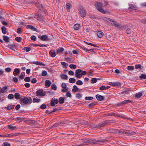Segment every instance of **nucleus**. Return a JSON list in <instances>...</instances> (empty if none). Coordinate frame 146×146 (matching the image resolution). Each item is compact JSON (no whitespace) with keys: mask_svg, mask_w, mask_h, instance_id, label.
Wrapping results in <instances>:
<instances>
[{"mask_svg":"<svg viewBox=\"0 0 146 146\" xmlns=\"http://www.w3.org/2000/svg\"><path fill=\"white\" fill-rule=\"evenodd\" d=\"M106 123H103L102 124H99L98 125L95 124H92L91 125L92 128L94 129H96L97 128H100L102 127H103L106 125Z\"/></svg>","mask_w":146,"mask_h":146,"instance_id":"39448f33","label":"nucleus"},{"mask_svg":"<svg viewBox=\"0 0 146 146\" xmlns=\"http://www.w3.org/2000/svg\"><path fill=\"white\" fill-rule=\"evenodd\" d=\"M100 89L101 90H103L108 89V88L107 87H106L105 86H102L100 87Z\"/></svg>","mask_w":146,"mask_h":146,"instance_id":"a19ab883","label":"nucleus"},{"mask_svg":"<svg viewBox=\"0 0 146 146\" xmlns=\"http://www.w3.org/2000/svg\"><path fill=\"white\" fill-rule=\"evenodd\" d=\"M8 88L7 86H5L1 88L0 90V93H3L7 91L6 90Z\"/></svg>","mask_w":146,"mask_h":146,"instance_id":"dca6fc26","label":"nucleus"},{"mask_svg":"<svg viewBox=\"0 0 146 146\" xmlns=\"http://www.w3.org/2000/svg\"><path fill=\"white\" fill-rule=\"evenodd\" d=\"M96 5L98 10L100 12L104 13L105 14L106 13V12L102 8V4L100 3L97 2L96 3Z\"/></svg>","mask_w":146,"mask_h":146,"instance_id":"20e7f679","label":"nucleus"},{"mask_svg":"<svg viewBox=\"0 0 146 146\" xmlns=\"http://www.w3.org/2000/svg\"><path fill=\"white\" fill-rule=\"evenodd\" d=\"M51 88L54 90H56V86L55 84H52L51 86Z\"/></svg>","mask_w":146,"mask_h":146,"instance_id":"de8ad7c7","label":"nucleus"},{"mask_svg":"<svg viewBox=\"0 0 146 146\" xmlns=\"http://www.w3.org/2000/svg\"><path fill=\"white\" fill-rule=\"evenodd\" d=\"M58 103V100L57 99L54 98L52 99L50 101V105L52 106H55V104H57Z\"/></svg>","mask_w":146,"mask_h":146,"instance_id":"6e6552de","label":"nucleus"},{"mask_svg":"<svg viewBox=\"0 0 146 146\" xmlns=\"http://www.w3.org/2000/svg\"><path fill=\"white\" fill-rule=\"evenodd\" d=\"M8 128L9 129H11V130H13L17 129V127L16 126H13L11 125H8Z\"/></svg>","mask_w":146,"mask_h":146,"instance_id":"f3484780","label":"nucleus"},{"mask_svg":"<svg viewBox=\"0 0 146 146\" xmlns=\"http://www.w3.org/2000/svg\"><path fill=\"white\" fill-rule=\"evenodd\" d=\"M131 90H129L127 89L123 91L122 93V94H128L129 93Z\"/></svg>","mask_w":146,"mask_h":146,"instance_id":"4c0bfd02","label":"nucleus"},{"mask_svg":"<svg viewBox=\"0 0 146 146\" xmlns=\"http://www.w3.org/2000/svg\"><path fill=\"white\" fill-rule=\"evenodd\" d=\"M66 96L67 97H69L70 98L72 97V95L69 92H67Z\"/></svg>","mask_w":146,"mask_h":146,"instance_id":"3c124183","label":"nucleus"},{"mask_svg":"<svg viewBox=\"0 0 146 146\" xmlns=\"http://www.w3.org/2000/svg\"><path fill=\"white\" fill-rule=\"evenodd\" d=\"M59 102L60 104H62L64 102V98L61 97L59 99Z\"/></svg>","mask_w":146,"mask_h":146,"instance_id":"c756f323","label":"nucleus"},{"mask_svg":"<svg viewBox=\"0 0 146 146\" xmlns=\"http://www.w3.org/2000/svg\"><path fill=\"white\" fill-rule=\"evenodd\" d=\"M63 88V89L62 90V91L63 92H66L68 90V89L67 87Z\"/></svg>","mask_w":146,"mask_h":146,"instance_id":"e2e57ef3","label":"nucleus"},{"mask_svg":"<svg viewBox=\"0 0 146 146\" xmlns=\"http://www.w3.org/2000/svg\"><path fill=\"white\" fill-rule=\"evenodd\" d=\"M37 82V80L35 78H33L31 80V82L33 83H35Z\"/></svg>","mask_w":146,"mask_h":146,"instance_id":"774afa93","label":"nucleus"},{"mask_svg":"<svg viewBox=\"0 0 146 146\" xmlns=\"http://www.w3.org/2000/svg\"><path fill=\"white\" fill-rule=\"evenodd\" d=\"M15 97L17 99H19L20 98V95L19 93H16L15 94Z\"/></svg>","mask_w":146,"mask_h":146,"instance_id":"7c9ffc66","label":"nucleus"},{"mask_svg":"<svg viewBox=\"0 0 146 146\" xmlns=\"http://www.w3.org/2000/svg\"><path fill=\"white\" fill-rule=\"evenodd\" d=\"M139 77L141 80L146 79V74H142Z\"/></svg>","mask_w":146,"mask_h":146,"instance_id":"c85d7f7f","label":"nucleus"},{"mask_svg":"<svg viewBox=\"0 0 146 146\" xmlns=\"http://www.w3.org/2000/svg\"><path fill=\"white\" fill-rule=\"evenodd\" d=\"M78 88L76 86L74 85L73 87L72 91L73 92H76L78 91Z\"/></svg>","mask_w":146,"mask_h":146,"instance_id":"b1692460","label":"nucleus"},{"mask_svg":"<svg viewBox=\"0 0 146 146\" xmlns=\"http://www.w3.org/2000/svg\"><path fill=\"white\" fill-rule=\"evenodd\" d=\"M109 23L115 27H117L119 23L113 19H111Z\"/></svg>","mask_w":146,"mask_h":146,"instance_id":"9d476101","label":"nucleus"},{"mask_svg":"<svg viewBox=\"0 0 146 146\" xmlns=\"http://www.w3.org/2000/svg\"><path fill=\"white\" fill-rule=\"evenodd\" d=\"M127 69L129 70H132L134 69V67L132 66H128Z\"/></svg>","mask_w":146,"mask_h":146,"instance_id":"49530a36","label":"nucleus"},{"mask_svg":"<svg viewBox=\"0 0 146 146\" xmlns=\"http://www.w3.org/2000/svg\"><path fill=\"white\" fill-rule=\"evenodd\" d=\"M3 146H11L10 144L8 143L4 142L3 144Z\"/></svg>","mask_w":146,"mask_h":146,"instance_id":"864d4df0","label":"nucleus"},{"mask_svg":"<svg viewBox=\"0 0 146 146\" xmlns=\"http://www.w3.org/2000/svg\"><path fill=\"white\" fill-rule=\"evenodd\" d=\"M86 72L85 71H82V70L79 69L76 70L75 76L76 77L78 78H81L82 76L86 74Z\"/></svg>","mask_w":146,"mask_h":146,"instance_id":"f03ea898","label":"nucleus"},{"mask_svg":"<svg viewBox=\"0 0 146 146\" xmlns=\"http://www.w3.org/2000/svg\"><path fill=\"white\" fill-rule=\"evenodd\" d=\"M14 107V106L13 105H10L8 106L6 108V109L8 110H10L11 109H13Z\"/></svg>","mask_w":146,"mask_h":146,"instance_id":"c9c22d12","label":"nucleus"},{"mask_svg":"<svg viewBox=\"0 0 146 146\" xmlns=\"http://www.w3.org/2000/svg\"><path fill=\"white\" fill-rule=\"evenodd\" d=\"M64 50V49L63 48L59 47L57 50L56 52L58 54H62Z\"/></svg>","mask_w":146,"mask_h":146,"instance_id":"f8f14e48","label":"nucleus"},{"mask_svg":"<svg viewBox=\"0 0 146 146\" xmlns=\"http://www.w3.org/2000/svg\"><path fill=\"white\" fill-rule=\"evenodd\" d=\"M133 102L130 100H125L122 102V103L123 104H127L128 103H132Z\"/></svg>","mask_w":146,"mask_h":146,"instance_id":"bb28decb","label":"nucleus"},{"mask_svg":"<svg viewBox=\"0 0 146 146\" xmlns=\"http://www.w3.org/2000/svg\"><path fill=\"white\" fill-rule=\"evenodd\" d=\"M3 39L6 42H9V38L8 36H3Z\"/></svg>","mask_w":146,"mask_h":146,"instance_id":"4be33fe9","label":"nucleus"},{"mask_svg":"<svg viewBox=\"0 0 146 146\" xmlns=\"http://www.w3.org/2000/svg\"><path fill=\"white\" fill-rule=\"evenodd\" d=\"M81 80H79L77 81L76 84L78 85H82L83 84Z\"/></svg>","mask_w":146,"mask_h":146,"instance_id":"79ce46f5","label":"nucleus"},{"mask_svg":"<svg viewBox=\"0 0 146 146\" xmlns=\"http://www.w3.org/2000/svg\"><path fill=\"white\" fill-rule=\"evenodd\" d=\"M69 82L70 83H74L76 82V79L73 78H70L69 80Z\"/></svg>","mask_w":146,"mask_h":146,"instance_id":"e433bc0d","label":"nucleus"},{"mask_svg":"<svg viewBox=\"0 0 146 146\" xmlns=\"http://www.w3.org/2000/svg\"><path fill=\"white\" fill-rule=\"evenodd\" d=\"M13 81L15 82H17L18 81V79L17 78L14 77L13 78Z\"/></svg>","mask_w":146,"mask_h":146,"instance_id":"052dcab7","label":"nucleus"},{"mask_svg":"<svg viewBox=\"0 0 146 146\" xmlns=\"http://www.w3.org/2000/svg\"><path fill=\"white\" fill-rule=\"evenodd\" d=\"M135 67L136 69H140L141 70V65L140 64H137L135 66Z\"/></svg>","mask_w":146,"mask_h":146,"instance_id":"37998d69","label":"nucleus"},{"mask_svg":"<svg viewBox=\"0 0 146 146\" xmlns=\"http://www.w3.org/2000/svg\"><path fill=\"white\" fill-rule=\"evenodd\" d=\"M49 54L52 57H54L56 56L55 52L54 50H51L49 52Z\"/></svg>","mask_w":146,"mask_h":146,"instance_id":"4468645a","label":"nucleus"},{"mask_svg":"<svg viewBox=\"0 0 146 146\" xmlns=\"http://www.w3.org/2000/svg\"><path fill=\"white\" fill-rule=\"evenodd\" d=\"M20 73V69L18 68H16L14 70L13 74L15 76L16 75L19 74Z\"/></svg>","mask_w":146,"mask_h":146,"instance_id":"9b49d317","label":"nucleus"},{"mask_svg":"<svg viewBox=\"0 0 146 146\" xmlns=\"http://www.w3.org/2000/svg\"><path fill=\"white\" fill-rule=\"evenodd\" d=\"M80 15L82 17H84L86 15V12L84 9H80L79 11Z\"/></svg>","mask_w":146,"mask_h":146,"instance_id":"0eeeda50","label":"nucleus"},{"mask_svg":"<svg viewBox=\"0 0 146 146\" xmlns=\"http://www.w3.org/2000/svg\"><path fill=\"white\" fill-rule=\"evenodd\" d=\"M5 70L7 72H10L11 71V68L9 67H8L5 69Z\"/></svg>","mask_w":146,"mask_h":146,"instance_id":"5fc2aeb1","label":"nucleus"},{"mask_svg":"<svg viewBox=\"0 0 146 146\" xmlns=\"http://www.w3.org/2000/svg\"><path fill=\"white\" fill-rule=\"evenodd\" d=\"M27 28H29L30 29L33 31H36V29L33 26L31 25H27Z\"/></svg>","mask_w":146,"mask_h":146,"instance_id":"a878e982","label":"nucleus"},{"mask_svg":"<svg viewBox=\"0 0 146 146\" xmlns=\"http://www.w3.org/2000/svg\"><path fill=\"white\" fill-rule=\"evenodd\" d=\"M40 100L39 99L34 98L33 100V102H39Z\"/></svg>","mask_w":146,"mask_h":146,"instance_id":"c03bdc74","label":"nucleus"},{"mask_svg":"<svg viewBox=\"0 0 146 146\" xmlns=\"http://www.w3.org/2000/svg\"><path fill=\"white\" fill-rule=\"evenodd\" d=\"M38 38H40L43 41H47L48 40V36L46 35L42 36L39 35L38 36Z\"/></svg>","mask_w":146,"mask_h":146,"instance_id":"1a4fd4ad","label":"nucleus"},{"mask_svg":"<svg viewBox=\"0 0 146 146\" xmlns=\"http://www.w3.org/2000/svg\"><path fill=\"white\" fill-rule=\"evenodd\" d=\"M83 50H84V51H86V52H89V51H91V50H92V51H91V52H93V50H92V49H87L86 48L84 47V48Z\"/></svg>","mask_w":146,"mask_h":146,"instance_id":"680f3d73","label":"nucleus"},{"mask_svg":"<svg viewBox=\"0 0 146 146\" xmlns=\"http://www.w3.org/2000/svg\"><path fill=\"white\" fill-rule=\"evenodd\" d=\"M84 42L86 44H87L88 45H91V46H94L95 47H96V45L94 44H92V43H91L88 42Z\"/></svg>","mask_w":146,"mask_h":146,"instance_id":"6e6d98bb","label":"nucleus"},{"mask_svg":"<svg viewBox=\"0 0 146 146\" xmlns=\"http://www.w3.org/2000/svg\"><path fill=\"white\" fill-rule=\"evenodd\" d=\"M68 74L70 75H74V73L72 71L70 70L68 72Z\"/></svg>","mask_w":146,"mask_h":146,"instance_id":"338daca9","label":"nucleus"},{"mask_svg":"<svg viewBox=\"0 0 146 146\" xmlns=\"http://www.w3.org/2000/svg\"><path fill=\"white\" fill-rule=\"evenodd\" d=\"M96 97L97 100L99 101H102L104 98L103 96H101L99 94H97L96 96Z\"/></svg>","mask_w":146,"mask_h":146,"instance_id":"ddd939ff","label":"nucleus"},{"mask_svg":"<svg viewBox=\"0 0 146 146\" xmlns=\"http://www.w3.org/2000/svg\"><path fill=\"white\" fill-rule=\"evenodd\" d=\"M22 39V38L21 37H17L15 38V40L19 42H21Z\"/></svg>","mask_w":146,"mask_h":146,"instance_id":"ea45409f","label":"nucleus"},{"mask_svg":"<svg viewBox=\"0 0 146 146\" xmlns=\"http://www.w3.org/2000/svg\"><path fill=\"white\" fill-rule=\"evenodd\" d=\"M99 79H97L96 78H93L91 79V82L92 84H94L97 82V80H99Z\"/></svg>","mask_w":146,"mask_h":146,"instance_id":"cd10ccee","label":"nucleus"},{"mask_svg":"<svg viewBox=\"0 0 146 146\" xmlns=\"http://www.w3.org/2000/svg\"><path fill=\"white\" fill-rule=\"evenodd\" d=\"M14 96L12 94H9L8 96V98L9 99H12L14 98Z\"/></svg>","mask_w":146,"mask_h":146,"instance_id":"a18cd8bd","label":"nucleus"},{"mask_svg":"<svg viewBox=\"0 0 146 146\" xmlns=\"http://www.w3.org/2000/svg\"><path fill=\"white\" fill-rule=\"evenodd\" d=\"M80 27V25L78 24H75L74 26V28L75 30L79 29Z\"/></svg>","mask_w":146,"mask_h":146,"instance_id":"5701e85b","label":"nucleus"},{"mask_svg":"<svg viewBox=\"0 0 146 146\" xmlns=\"http://www.w3.org/2000/svg\"><path fill=\"white\" fill-rule=\"evenodd\" d=\"M120 85V84L119 82H114V86H118Z\"/></svg>","mask_w":146,"mask_h":146,"instance_id":"0e129e2a","label":"nucleus"},{"mask_svg":"<svg viewBox=\"0 0 146 146\" xmlns=\"http://www.w3.org/2000/svg\"><path fill=\"white\" fill-rule=\"evenodd\" d=\"M31 38L32 40L35 41L36 39V37L35 36L33 35L31 37Z\"/></svg>","mask_w":146,"mask_h":146,"instance_id":"69168bd1","label":"nucleus"},{"mask_svg":"<svg viewBox=\"0 0 146 146\" xmlns=\"http://www.w3.org/2000/svg\"><path fill=\"white\" fill-rule=\"evenodd\" d=\"M82 141L86 145L88 144V143L91 144H96L98 143V142L100 141L96 140L95 139H82Z\"/></svg>","mask_w":146,"mask_h":146,"instance_id":"f257e3e1","label":"nucleus"},{"mask_svg":"<svg viewBox=\"0 0 146 146\" xmlns=\"http://www.w3.org/2000/svg\"><path fill=\"white\" fill-rule=\"evenodd\" d=\"M102 19L105 21L109 23L110 22V20L111 19H110L105 17H102Z\"/></svg>","mask_w":146,"mask_h":146,"instance_id":"a211bd4d","label":"nucleus"},{"mask_svg":"<svg viewBox=\"0 0 146 146\" xmlns=\"http://www.w3.org/2000/svg\"><path fill=\"white\" fill-rule=\"evenodd\" d=\"M93 99V98L92 97H86L85 98V99L86 100H92Z\"/></svg>","mask_w":146,"mask_h":146,"instance_id":"bf43d9fd","label":"nucleus"},{"mask_svg":"<svg viewBox=\"0 0 146 146\" xmlns=\"http://www.w3.org/2000/svg\"><path fill=\"white\" fill-rule=\"evenodd\" d=\"M69 66L70 68L74 69H75L76 68V65L73 64H70Z\"/></svg>","mask_w":146,"mask_h":146,"instance_id":"09e8293b","label":"nucleus"},{"mask_svg":"<svg viewBox=\"0 0 146 146\" xmlns=\"http://www.w3.org/2000/svg\"><path fill=\"white\" fill-rule=\"evenodd\" d=\"M61 122H59L57 123L54 124L52 126V127H56L58 126L59 125L61 124Z\"/></svg>","mask_w":146,"mask_h":146,"instance_id":"8fccbe9b","label":"nucleus"},{"mask_svg":"<svg viewBox=\"0 0 146 146\" xmlns=\"http://www.w3.org/2000/svg\"><path fill=\"white\" fill-rule=\"evenodd\" d=\"M117 27L118 29H121L122 30L125 29L126 28V27L125 25H121L119 23H118Z\"/></svg>","mask_w":146,"mask_h":146,"instance_id":"6ab92c4d","label":"nucleus"},{"mask_svg":"<svg viewBox=\"0 0 146 146\" xmlns=\"http://www.w3.org/2000/svg\"><path fill=\"white\" fill-rule=\"evenodd\" d=\"M97 34L99 38H101L104 35L103 33L100 31H98L97 33Z\"/></svg>","mask_w":146,"mask_h":146,"instance_id":"393cba45","label":"nucleus"},{"mask_svg":"<svg viewBox=\"0 0 146 146\" xmlns=\"http://www.w3.org/2000/svg\"><path fill=\"white\" fill-rule=\"evenodd\" d=\"M23 50L26 51L27 52H28L31 50V48L29 47H25L23 48Z\"/></svg>","mask_w":146,"mask_h":146,"instance_id":"58836bf2","label":"nucleus"},{"mask_svg":"<svg viewBox=\"0 0 146 146\" xmlns=\"http://www.w3.org/2000/svg\"><path fill=\"white\" fill-rule=\"evenodd\" d=\"M32 102V100L31 97H29V98L27 97H25L24 98L21 99L20 102L21 104H30Z\"/></svg>","mask_w":146,"mask_h":146,"instance_id":"7ed1b4c3","label":"nucleus"},{"mask_svg":"<svg viewBox=\"0 0 146 146\" xmlns=\"http://www.w3.org/2000/svg\"><path fill=\"white\" fill-rule=\"evenodd\" d=\"M24 80L26 82H29L30 81V78L29 77H27L25 78Z\"/></svg>","mask_w":146,"mask_h":146,"instance_id":"13d9d810","label":"nucleus"},{"mask_svg":"<svg viewBox=\"0 0 146 146\" xmlns=\"http://www.w3.org/2000/svg\"><path fill=\"white\" fill-rule=\"evenodd\" d=\"M123 135H128L129 133L127 130H122L120 132Z\"/></svg>","mask_w":146,"mask_h":146,"instance_id":"aec40b11","label":"nucleus"},{"mask_svg":"<svg viewBox=\"0 0 146 146\" xmlns=\"http://www.w3.org/2000/svg\"><path fill=\"white\" fill-rule=\"evenodd\" d=\"M142 95V94L141 92H139V93H136L135 94V97L136 98H139Z\"/></svg>","mask_w":146,"mask_h":146,"instance_id":"473e14b6","label":"nucleus"},{"mask_svg":"<svg viewBox=\"0 0 146 146\" xmlns=\"http://www.w3.org/2000/svg\"><path fill=\"white\" fill-rule=\"evenodd\" d=\"M60 77L62 79L67 80L68 79V76L66 74H61Z\"/></svg>","mask_w":146,"mask_h":146,"instance_id":"412c9836","label":"nucleus"},{"mask_svg":"<svg viewBox=\"0 0 146 146\" xmlns=\"http://www.w3.org/2000/svg\"><path fill=\"white\" fill-rule=\"evenodd\" d=\"M70 4L69 3H68L66 4V9L67 10L68 12H69L70 11Z\"/></svg>","mask_w":146,"mask_h":146,"instance_id":"72a5a7b5","label":"nucleus"},{"mask_svg":"<svg viewBox=\"0 0 146 146\" xmlns=\"http://www.w3.org/2000/svg\"><path fill=\"white\" fill-rule=\"evenodd\" d=\"M2 32L4 34H6L7 33V31L6 28L4 26H3L1 27Z\"/></svg>","mask_w":146,"mask_h":146,"instance_id":"2f4dec72","label":"nucleus"},{"mask_svg":"<svg viewBox=\"0 0 146 146\" xmlns=\"http://www.w3.org/2000/svg\"><path fill=\"white\" fill-rule=\"evenodd\" d=\"M129 9L133 10H136L137 7L135 5L131 4L130 5Z\"/></svg>","mask_w":146,"mask_h":146,"instance_id":"f704fd0d","label":"nucleus"},{"mask_svg":"<svg viewBox=\"0 0 146 146\" xmlns=\"http://www.w3.org/2000/svg\"><path fill=\"white\" fill-rule=\"evenodd\" d=\"M46 104H42L40 106V108L42 109H44L46 108Z\"/></svg>","mask_w":146,"mask_h":146,"instance_id":"603ef678","label":"nucleus"},{"mask_svg":"<svg viewBox=\"0 0 146 146\" xmlns=\"http://www.w3.org/2000/svg\"><path fill=\"white\" fill-rule=\"evenodd\" d=\"M36 96H45L46 92H43L42 90H39L36 92Z\"/></svg>","mask_w":146,"mask_h":146,"instance_id":"423d86ee","label":"nucleus"},{"mask_svg":"<svg viewBox=\"0 0 146 146\" xmlns=\"http://www.w3.org/2000/svg\"><path fill=\"white\" fill-rule=\"evenodd\" d=\"M51 82L49 80H46L45 81V86L47 88L50 87L51 84Z\"/></svg>","mask_w":146,"mask_h":146,"instance_id":"2eb2a0df","label":"nucleus"},{"mask_svg":"<svg viewBox=\"0 0 146 146\" xmlns=\"http://www.w3.org/2000/svg\"><path fill=\"white\" fill-rule=\"evenodd\" d=\"M47 74V72L46 71H43L42 72V76H46Z\"/></svg>","mask_w":146,"mask_h":146,"instance_id":"4d7b16f0","label":"nucleus"}]
</instances>
